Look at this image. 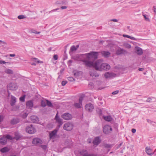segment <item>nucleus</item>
Masks as SVG:
<instances>
[{
    "mask_svg": "<svg viewBox=\"0 0 156 156\" xmlns=\"http://www.w3.org/2000/svg\"><path fill=\"white\" fill-rule=\"evenodd\" d=\"M98 55V52H91L85 54H82L76 55L75 59L78 61H82L83 64L89 67H93L96 70L101 71L103 61L99 59L96 61L94 63V61L96 59Z\"/></svg>",
    "mask_w": 156,
    "mask_h": 156,
    "instance_id": "nucleus-1",
    "label": "nucleus"
},
{
    "mask_svg": "<svg viewBox=\"0 0 156 156\" xmlns=\"http://www.w3.org/2000/svg\"><path fill=\"white\" fill-rule=\"evenodd\" d=\"M58 130V128H57L49 133V137L50 139L55 140L59 137V136L57 134Z\"/></svg>",
    "mask_w": 156,
    "mask_h": 156,
    "instance_id": "nucleus-2",
    "label": "nucleus"
},
{
    "mask_svg": "<svg viewBox=\"0 0 156 156\" xmlns=\"http://www.w3.org/2000/svg\"><path fill=\"white\" fill-rule=\"evenodd\" d=\"M8 139L11 140H13V138L11 136L7 135L5 136H3L0 138V143L2 145L5 144L7 142V139Z\"/></svg>",
    "mask_w": 156,
    "mask_h": 156,
    "instance_id": "nucleus-3",
    "label": "nucleus"
},
{
    "mask_svg": "<svg viewBox=\"0 0 156 156\" xmlns=\"http://www.w3.org/2000/svg\"><path fill=\"white\" fill-rule=\"evenodd\" d=\"M73 125L70 122H68L65 123L64 125L63 129L67 131H69L72 129Z\"/></svg>",
    "mask_w": 156,
    "mask_h": 156,
    "instance_id": "nucleus-4",
    "label": "nucleus"
},
{
    "mask_svg": "<svg viewBox=\"0 0 156 156\" xmlns=\"http://www.w3.org/2000/svg\"><path fill=\"white\" fill-rule=\"evenodd\" d=\"M9 89L12 90H16L18 87L17 84L15 82L10 83L8 86Z\"/></svg>",
    "mask_w": 156,
    "mask_h": 156,
    "instance_id": "nucleus-5",
    "label": "nucleus"
},
{
    "mask_svg": "<svg viewBox=\"0 0 156 156\" xmlns=\"http://www.w3.org/2000/svg\"><path fill=\"white\" fill-rule=\"evenodd\" d=\"M26 131L27 132L30 134L34 133L36 132L35 129L33 127L32 125L27 126L26 128Z\"/></svg>",
    "mask_w": 156,
    "mask_h": 156,
    "instance_id": "nucleus-6",
    "label": "nucleus"
},
{
    "mask_svg": "<svg viewBox=\"0 0 156 156\" xmlns=\"http://www.w3.org/2000/svg\"><path fill=\"white\" fill-rule=\"evenodd\" d=\"M116 76V74H115L110 72H106L104 74V76L106 79L115 77Z\"/></svg>",
    "mask_w": 156,
    "mask_h": 156,
    "instance_id": "nucleus-7",
    "label": "nucleus"
},
{
    "mask_svg": "<svg viewBox=\"0 0 156 156\" xmlns=\"http://www.w3.org/2000/svg\"><path fill=\"white\" fill-rule=\"evenodd\" d=\"M112 130L111 126L108 125H106L103 128V132L105 134H108Z\"/></svg>",
    "mask_w": 156,
    "mask_h": 156,
    "instance_id": "nucleus-8",
    "label": "nucleus"
},
{
    "mask_svg": "<svg viewBox=\"0 0 156 156\" xmlns=\"http://www.w3.org/2000/svg\"><path fill=\"white\" fill-rule=\"evenodd\" d=\"M58 112L57 113L55 117V119L56 122L59 124L58 126V128L60 127L63 124L62 120L58 116Z\"/></svg>",
    "mask_w": 156,
    "mask_h": 156,
    "instance_id": "nucleus-9",
    "label": "nucleus"
},
{
    "mask_svg": "<svg viewBox=\"0 0 156 156\" xmlns=\"http://www.w3.org/2000/svg\"><path fill=\"white\" fill-rule=\"evenodd\" d=\"M61 117L65 120H69L72 118V115L69 113H65L61 115Z\"/></svg>",
    "mask_w": 156,
    "mask_h": 156,
    "instance_id": "nucleus-10",
    "label": "nucleus"
},
{
    "mask_svg": "<svg viewBox=\"0 0 156 156\" xmlns=\"http://www.w3.org/2000/svg\"><path fill=\"white\" fill-rule=\"evenodd\" d=\"M85 108L87 111L89 112H91L92 111L94 108L92 104L89 103L86 105Z\"/></svg>",
    "mask_w": 156,
    "mask_h": 156,
    "instance_id": "nucleus-11",
    "label": "nucleus"
},
{
    "mask_svg": "<svg viewBox=\"0 0 156 156\" xmlns=\"http://www.w3.org/2000/svg\"><path fill=\"white\" fill-rule=\"evenodd\" d=\"M83 100V97H80L79 99V102L78 103H75L74 104V105L77 108H80L82 105V102Z\"/></svg>",
    "mask_w": 156,
    "mask_h": 156,
    "instance_id": "nucleus-12",
    "label": "nucleus"
},
{
    "mask_svg": "<svg viewBox=\"0 0 156 156\" xmlns=\"http://www.w3.org/2000/svg\"><path fill=\"white\" fill-rule=\"evenodd\" d=\"M102 68L101 71L104 70H107L110 69V66L108 64L103 62L102 66Z\"/></svg>",
    "mask_w": 156,
    "mask_h": 156,
    "instance_id": "nucleus-13",
    "label": "nucleus"
},
{
    "mask_svg": "<svg viewBox=\"0 0 156 156\" xmlns=\"http://www.w3.org/2000/svg\"><path fill=\"white\" fill-rule=\"evenodd\" d=\"M30 118L31 121L34 123H37L39 121L38 117L36 116H31Z\"/></svg>",
    "mask_w": 156,
    "mask_h": 156,
    "instance_id": "nucleus-14",
    "label": "nucleus"
},
{
    "mask_svg": "<svg viewBox=\"0 0 156 156\" xmlns=\"http://www.w3.org/2000/svg\"><path fill=\"white\" fill-rule=\"evenodd\" d=\"M145 151L148 155H152L154 153V152H152V150L150 147H147L145 148Z\"/></svg>",
    "mask_w": 156,
    "mask_h": 156,
    "instance_id": "nucleus-15",
    "label": "nucleus"
},
{
    "mask_svg": "<svg viewBox=\"0 0 156 156\" xmlns=\"http://www.w3.org/2000/svg\"><path fill=\"white\" fill-rule=\"evenodd\" d=\"M32 143L34 144H40L42 143V141L41 140L38 138H35L33 139Z\"/></svg>",
    "mask_w": 156,
    "mask_h": 156,
    "instance_id": "nucleus-16",
    "label": "nucleus"
},
{
    "mask_svg": "<svg viewBox=\"0 0 156 156\" xmlns=\"http://www.w3.org/2000/svg\"><path fill=\"white\" fill-rule=\"evenodd\" d=\"M135 51L136 53L139 55H142L143 53L142 49L138 47H135Z\"/></svg>",
    "mask_w": 156,
    "mask_h": 156,
    "instance_id": "nucleus-17",
    "label": "nucleus"
},
{
    "mask_svg": "<svg viewBox=\"0 0 156 156\" xmlns=\"http://www.w3.org/2000/svg\"><path fill=\"white\" fill-rule=\"evenodd\" d=\"M80 153L83 156H97V155L95 154H89L86 151L84 152H82Z\"/></svg>",
    "mask_w": 156,
    "mask_h": 156,
    "instance_id": "nucleus-18",
    "label": "nucleus"
},
{
    "mask_svg": "<svg viewBox=\"0 0 156 156\" xmlns=\"http://www.w3.org/2000/svg\"><path fill=\"white\" fill-rule=\"evenodd\" d=\"M79 47V45H77L76 46L73 45L71 47L69 51V53L72 54L73 52L76 51L78 49Z\"/></svg>",
    "mask_w": 156,
    "mask_h": 156,
    "instance_id": "nucleus-19",
    "label": "nucleus"
},
{
    "mask_svg": "<svg viewBox=\"0 0 156 156\" xmlns=\"http://www.w3.org/2000/svg\"><path fill=\"white\" fill-rule=\"evenodd\" d=\"M101 142V140L99 137H95L93 141V143L94 145H98Z\"/></svg>",
    "mask_w": 156,
    "mask_h": 156,
    "instance_id": "nucleus-20",
    "label": "nucleus"
},
{
    "mask_svg": "<svg viewBox=\"0 0 156 156\" xmlns=\"http://www.w3.org/2000/svg\"><path fill=\"white\" fill-rule=\"evenodd\" d=\"M16 102V98L12 96H11V102L10 104L12 106H13L15 105Z\"/></svg>",
    "mask_w": 156,
    "mask_h": 156,
    "instance_id": "nucleus-21",
    "label": "nucleus"
},
{
    "mask_svg": "<svg viewBox=\"0 0 156 156\" xmlns=\"http://www.w3.org/2000/svg\"><path fill=\"white\" fill-rule=\"evenodd\" d=\"M90 76L92 77H97L99 76V75L94 70L90 71Z\"/></svg>",
    "mask_w": 156,
    "mask_h": 156,
    "instance_id": "nucleus-22",
    "label": "nucleus"
},
{
    "mask_svg": "<svg viewBox=\"0 0 156 156\" xmlns=\"http://www.w3.org/2000/svg\"><path fill=\"white\" fill-rule=\"evenodd\" d=\"M26 105L27 107L29 108H31L33 106V103L31 101H29L26 103Z\"/></svg>",
    "mask_w": 156,
    "mask_h": 156,
    "instance_id": "nucleus-23",
    "label": "nucleus"
},
{
    "mask_svg": "<svg viewBox=\"0 0 156 156\" xmlns=\"http://www.w3.org/2000/svg\"><path fill=\"white\" fill-rule=\"evenodd\" d=\"M101 53L102 55L105 57H109L110 55V53L108 51H102Z\"/></svg>",
    "mask_w": 156,
    "mask_h": 156,
    "instance_id": "nucleus-24",
    "label": "nucleus"
},
{
    "mask_svg": "<svg viewBox=\"0 0 156 156\" xmlns=\"http://www.w3.org/2000/svg\"><path fill=\"white\" fill-rule=\"evenodd\" d=\"M103 118L105 121L108 122H110L112 121L113 119L110 116H104Z\"/></svg>",
    "mask_w": 156,
    "mask_h": 156,
    "instance_id": "nucleus-25",
    "label": "nucleus"
},
{
    "mask_svg": "<svg viewBox=\"0 0 156 156\" xmlns=\"http://www.w3.org/2000/svg\"><path fill=\"white\" fill-rule=\"evenodd\" d=\"M126 51L121 48H119L116 51V54L118 55H119L124 53Z\"/></svg>",
    "mask_w": 156,
    "mask_h": 156,
    "instance_id": "nucleus-26",
    "label": "nucleus"
},
{
    "mask_svg": "<svg viewBox=\"0 0 156 156\" xmlns=\"http://www.w3.org/2000/svg\"><path fill=\"white\" fill-rule=\"evenodd\" d=\"M10 150V148L7 147H5L1 149L0 151L2 153H5L8 152Z\"/></svg>",
    "mask_w": 156,
    "mask_h": 156,
    "instance_id": "nucleus-27",
    "label": "nucleus"
},
{
    "mask_svg": "<svg viewBox=\"0 0 156 156\" xmlns=\"http://www.w3.org/2000/svg\"><path fill=\"white\" fill-rule=\"evenodd\" d=\"M19 120L18 119H12L11 122V124L14 125L19 122Z\"/></svg>",
    "mask_w": 156,
    "mask_h": 156,
    "instance_id": "nucleus-28",
    "label": "nucleus"
},
{
    "mask_svg": "<svg viewBox=\"0 0 156 156\" xmlns=\"http://www.w3.org/2000/svg\"><path fill=\"white\" fill-rule=\"evenodd\" d=\"M15 136L13 138V140L14 139H15L16 140H18L19 138H20V136L19 135V133H15Z\"/></svg>",
    "mask_w": 156,
    "mask_h": 156,
    "instance_id": "nucleus-29",
    "label": "nucleus"
},
{
    "mask_svg": "<svg viewBox=\"0 0 156 156\" xmlns=\"http://www.w3.org/2000/svg\"><path fill=\"white\" fill-rule=\"evenodd\" d=\"M5 73L8 74H12L13 73V71L9 69H6L5 71Z\"/></svg>",
    "mask_w": 156,
    "mask_h": 156,
    "instance_id": "nucleus-30",
    "label": "nucleus"
},
{
    "mask_svg": "<svg viewBox=\"0 0 156 156\" xmlns=\"http://www.w3.org/2000/svg\"><path fill=\"white\" fill-rule=\"evenodd\" d=\"M41 104L42 107H45L46 105V100H42L41 101Z\"/></svg>",
    "mask_w": 156,
    "mask_h": 156,
    "instance_id": "nucleus-31",
    "label": "nucleus"
},
{
    "mask_svg": "<svg viewBox=\"0 0 156 156\" xmlns=\"http://www.w3.org/2000/svg\"><path fill=\"white\" fill-rule=\"evenodd\" d=\"M30 32V33H34L37 34H40V32H38L36 31V30H31Z\"/></svg>",
    "mask_w": 156,
    "mask_h": 156,
    "instance_id": "nucleus-32",
    "label": "nucleus"
},
{
    "mask_svg": "<svg viewBox=\"0 0 156 156\" xmlns=\"http://www.w3.org/2000/svg\"><path fill=\"white\" fill-rule=\"evenodd\" d=\"M17 17L20 20L26 18V16L23 15H19Z\"/></svg>",
    "mask_w": 156,
    "mask_h": 156,
    "instance_id": "nucleus-33",
    "label": "nucleus"
},
{
    "mask_svg": "<svg viewBox=\"0 0 156 156\" xmlns=\"http://www.w3.org/2000/svg\"><path fill=\"white\" fill-rule=\"evenodd\" d=\"M2 44H3V45H6L7 44V43L4 41L0 40V46Z\"/></svg>",
    "mask_w": 156,
    "mask_h": 156,
    "instance_id": "nucleus-34",
    "label": "nucleus"
},
{
    "mask_svg": "<svg viewBox=\"0 0 156 156\" xmlns=\"http://www.w3.org/2000/svg\"><path fill=\"white\" fill-rule=\"evenodd\" d=\"M124 45L125 47L128 48H129L131 47L130 44L128 43H126L124 44Z\"/></svg>",
    "mask_w": 156,
    "mask_h": 156,
    "instance_id": "nucleus-35",
    "label": "nucleus"
},
{
    "mask_svg": "<svg viewBox=\"0 0 156 156\" xmlns=\"http://www.w3.org/2000/svg\"><path fill=\"white\" fill-rule=\"evenodd\" d=\"M46 104L48 106L51 107L52 106L51 103L48 100H46Z\"/></svg>",
    "mask_w": 156,
    "mask_h": 156,
    "instance_id": "nucleus-36",
    "label": "nucleus"
},
{
    "mask_svg": "<svg viewBox=\"0 0 156 156\" xmlns=\"http://www.w3.org/2000/svg\"><path fill=\"white\" fill-rule=\"evenodd\" d=\"M37 59L36 58H34L33 59V61H34L35 62H37V63H41L42 62L39 61L37 60Z\"/></svg>",
    "mask_w": 156,
    "mask_h": 156,
    "instance_id": "nucleus-37",
    "label": "nucleus"
},
{
    "mask_svg": "<svg viewBox=\"0 0 156 156\" xmlns=\"http://www.w3.org/2000/svg\"><path fill=\"white\" fill-rule=\"evenodd\" d=\"M68 80L71 82L74 81L75 80L73 77H69L68 78Z\"/></svg>",
    "mask_w": 156,
    "mask_h": 156,
    "instance_id": "nucleus-38",
    "label": "nucleus"
},
{
    "mask_svg": "<svg viewBox=\"0 0 156 156\" xmlns=\"http://www.w3.org/2000/svg\"><path fill=\"white\" fill-rule=\"evenodd\" d=\"M143 16L145 19L147 21H150V20H149V18H148V17L147 16L145 15H143Z\"/></svg>",
    "mask_w": 156,
    "mask_h": 156,
    "instance_id": "nucleus-39",
    "label": "nucleus"
},
{
    "mask_svg": "<svg viewBox=\"0 0 156 156\" xmlns=\"http://www.w3.org/2000/svg\"><path fill=\"white\" fill-rule=\"evenodd\" d=\"M25 98V96H23L21 97L20 98V101H21L22 102H24Z\"/></svg>",
    "mask_w": 156,
    "mask_h": 156,
    "instance_id": "nucleus-40",
    "label": "nucleus"
},
{
    "mask_svg": "<svg viewBox=\"0 0 156 156\" xmlns=\"http://www.w3.org/2000/svg\"><path fill=\"white\" fill-rule=\"evenodd\" d=\"M129 39H131L132 40H134L136 41L138 40V39H137L136 38H135L134 37H131L130 36H129Z\"/></svg>",
    "mask_w": 156,
    "mask_h": 156,
    "instance_id": "nucleus-41",
    "label": "nucleus"
},
{
    "mask_svg": "<svg viewBox=\"0 0 156 156\" xmlns=\"http://www.w3.org/2000/svg\"><path fill=\"white\" fill-rule=\"evenodd\" d=\"M53 58L55 60H56L58 59V55H54L53 56Z\"/></svg>",
    "mask_w": 156,
    "mask_h": 156,
    "instance_id": "nucleus-42",
    "label": "nucleus"
},
{
    "mask_svg": "<svg viewBox=\"0 0 156 156\" xmlns=\"http://www.w3.org/2000/svg\"><path fill=\"white\" fill-rule=\"evenodd\" d=\"M67 83L66 81H62V86H65Z\"/></svg>",
    "mask_w": 156,
    "mask_h": 156,
    "instance_id": "nucleus-43",
    "label": "nucleus"
},
{
    "mask_svg": "<svg viewBox=\"0 0 156 156\" xmlns=\"http://www.w3.org/2000/svg\"><path fill=\"white\" fill-rule=\"evenodd\" d=\"M118 92H119L118 90H116V91H115L112 92V94H113L115 95V94H117L118 93Z\"/></svg>",
    "mask_w": 156,
    "mask_h": 156,
    "instance_id": "nucleus-44",
    "label": "nucleus"
},
{
    "mask_svg": "<svg viewBox=\"0 0 156 156\" xmlns=\"http://www.w3.org/2000/svg\"><path fill=\"white\" fill-rule=\"evenodd\" d=\"M3 119V116L0 115V122L2 121Z\"/></svg>",
    "mask_w": 156,
    "mask_h": 156,
    "instance_id": "nucleus-45",
    "label": "nucleus"
},
{
    "mask_svg": "<svg viewBox=\"0 0 156 156\" xmlns=\"http://www.w3.org/2000/svg\"><path fill=\"white\" fill-rule=\"evenodd\" d=\"M110 21H113V22H118V20L117 19H112Z\"/></svg>",
    "mask_w": 156,
    "mask_h": 156,
    "instance_id": "nucleus-46",
    "label": "nucleus"
},
{
    "mask_svg": "<svg viewBox=\"0 0 156 156\" xmlns=\"http://www.w3.org/2000/svg\"><path fill=\"white\" fill-rule=\"evenodd\" d=\"M67 8L66 6H62L61 7V9H65Z\"/></svg>",
    "mask_w": 156,
    "mask_h": 156,
    "instance_id": "nucleus-47",
    "label": "nucleus"
},
{
    "mask_svg": "<svg viewBox=\"0 0 156 156\" xmlns=\"http://www.w3.org/2000/svg\"><path fill=\"white\" fill-rule=\"evenodd\" d=\"M6 63V62L4 61H3L2 60H0V64H5Z\"/></svg>",
    "mask_w": 156,
    "mask_h": 156,
    "instance_id": "nucleus-48",
    "label": "nucleus"
},
{
    "mask_svg": "<svg viewBox=\"0 0 156 156\" xmlns=\"http://www.w3.org/2000/svg\"><path fill=\"white\" fill-rule=\"evenodd\" d=\"M132 132L133 133H134L136 132V129H132Z\"/></svg>",
    "mask_w": 156,
    "mask_h": 156,
    "instance_id": "nucleus-49",
    "label": "nucleus"
},
{
    "mask_svg": "<svg viewBox=\"0 0 156 156\" xmlns=\"http://www.w3.org/2000/svg\"><path fill=\"white\" fill-rule=\"evenodd\" d=\"M129 35L126 34H123V36L125 37H127L129 38Z\"/></svg>",
    "mask_w": 156,
    "mask_h": 156,
    "instance_id": "nucleus-50",
    "label": "nucleus"
},
{
    "mask_svg": "<svg viewBox=\"0 0 156 156\" xmlns=\"http://www.w3.org/2000/svg\"><path fill=\"white\" fill-rule=\"evenodd\" d=\"M147 122L148 123H151V124L152 122L151 120H149L148 119H147Z\"/></svg>",
    "mask_w": 156,
    "mask_h": 156,
    "instance_id": "nucleus-51",
    "label": "nucleus"
},
{
    "mask_svg": "<svg viewBox=\"0 0 156 156\" xmlns=\"http://www.w3.org/2000/svg\"><path fill=\"white\" fill-rule=\"evenodd\" d=\"M151 98H148L147 100V102H150L151 101Z\"/></svg>",
    "mask_w": 156,
    "mask_h": 156,
    "instance_id": "nucleus-52",
    "label": "nucleus"
},
{
    "mask_svg": "<svg viewBox=\"0 0 156 156\" xmlns=\"http://www.w3.org/2000/svg\"><path fill=\"white\" fill-rule=\"evenodd\" d=\"M15 55L14 54H9V56H10V57H14L15 56Z\"/></svg>",
    "mask_w": 156,
    "mask_h": 156,
    "instance_id": "nucleus-53",
    "label": "nucleus"
},
{
    "mask_svg": "<svg viewBox=\"0 0 156 156\" xmlns=\"http://www.w3.org/2000/svg\"><path fill=\"white\" fill-rule=\"evenodd\" d=\"M59 9V8H57V9H56L52 10L51 11H52V12H55V11H56L57 10H58Z\"/></svg>",
    "mask_w": 156,
    "mask_h": 156,
    "instance_id": "nucleus-54",
    "label": "nucleus"
},
{
    "mask_svg": "<svg viewBox=\"0 0 156 156\" xmlns=\"http://www.w3.org/2000/svg\"><path fill=\"white\" fill-rule=\"evenodd\" d=\"M154 12L156 14V8H155L154 6Z\"/></svg>",
    "mask_w": 156,
    "mask_h": 156,
    "instance_id": "nucleus-55",
    "label": "nucleus"
},
{
    "mask_svg": "<svg viewBox=\"0 0 156 156\" xmlns=\"http://www.w3.org/2000/svg\"><path fill=\"white\" fill-rule=\"evenodd\" d=\"M144 69L143 68H140L139 69V70L140 71H142L144 70Z\"/></svg>",
    "mask_w": 156,
    "mask_h": 156,
    "instance_id": "nucleus-56",
    "label": "nucleus"
},
{
    "mask_svg": "<svg viewBox=\"0 0 156 156\" xmlns=\"http://www.w3.org/2000/svg\"><path fill=\"white\" fill-rule=\"evenodd\" d=\"M31 64L32 65L35 66L36 65V64L35 63H31Z\"/></svg>",
    "mask_w": 156,
    "mask_h": 156,
    "instance_id": "nucleus-57",
    "label": "nucleus"
},
{
    "mask_svg": "<svg viewBox=\"0 0 156 156\" xmlns=\"http://www.w3.org/2000/svg\"><path fill=\"white\" fill-rule=\"evenodd\" d=\"M43 147L44 149H45L46 148V146H43Z\"/></svg>",
    "mask_w": 156,
    "mask_h": 156,
    "instance_id": "nucleus-58",
    "label": "nucleus"
},
{
    "mask_svg": "<svg viewBox=\"0 0 156 156\" xmlns=\"http://www.w3.org/2000/svg\"><path fill=\"white\" fill-rule=\"evenodd\" d=\"M69 62L71 63L72 62V60H69Z\"/></svg>",
    "mask_w": 156,
    "mask_h": 156,
    "instance_id": "nucleus-59",
    "label": "nucleus"
},
{
    "mask_svg": "<svg viewBox=\"0 0 156 156\" xmlns=\"http://www.w3.org/2000/svg\"><path fill=\"white\" fill-rule=\"evenodd\" d=\"M88 141L89 143H91V141H90V140H88Z\"/></svg>",
    "mask_w": 156,
    "mask_h": 156,
    "instance_id": "nucleus-60",
    "label": "nucleus"
},
{
    "mask_svg": "<svg viewBox=\"0 0 156 156\" xmlns=\"http://www.w3.org/2000/svg\"><path fill=\"white\" fill-rule=\"evenodd\" d=\"M10 156H16L15 155H11Z\"/></svg>",
    "mask_w": 156,
    "mask_h": 156,
    "instance_id": "nucleus-61",
    "label": "nucleus"
},
{
    "mask_svg": "<svg viewBox=\"0 0 156 156\" xmlns=\"http://www.w3.org/2000/svg\"><path fill=\"white\" fill-rule=\"evenodd\" d=\"M155 151H156V149L154 151V152H155Z\"/></svg>",
    "mask_w": 156,
    "mask_h": 156,
    "instance_id": "nucleus-62",
    "label": "nucleus"
},
{
    "mask_svg": "<svg viewBox=\"0 0 156 156\" xmlns=\"http://www.w3.org/2000/svg\"><path fill=\"white\" fill-rule=\"evenodd\" d=\"M152 155H150V156H152Z\"/></svg>",
    "mask_w": 156,
    "mask_h": 156,
    "instance_id": "nucleus-63",
    "label": "nucleus"
},
{
    "mask_svg": "<svg viewBox=\"0 0 156 156\" xmlns=\"http://www.w3.org/2000/svg\"><path fill=\"white\" fill-rule=\"evenodd\" d=\"M27 115H26V117H27Z\"/></svg>",
    "mask_w": 156,
    "mask_h": 156,
    "instance_id": "nucleus-64",
    "label": "nucleus"
}]
</instances>
